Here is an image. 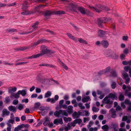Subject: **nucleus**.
<instances>
[{"label":"nucleus","instance_id":"1","mask_svg":"<svg viewBox=\"0 0 131 131\" xmlns=\"http://www.w3.org/2000/svg\"><path fill=\"white\" fill-rule=\"evenodd\" d=\"M88 6L91 10L93 11H96L98 13H99L102 11V10H104L106 11H108L110 10L107 7L103 6L100 4L96 5L95 7L88 5Z\"/></svg>","mask_w":131,"mask_h":131},{"label":"nucleus","instance_id":"2","mask_svg":"<svg viewBox=\"0 0 131 131\" xmlns=\"http://www.w3.org/2000/svg\"><path fill=\"white\" fill-rule=\"evenodd\" d=\"M54 13L56 14H63L65 13V11L62 10H55L53 12H52L50 10H47L45 11L44 13V15L45 17H46L45 19H47V17L50 16L52 14Z\"/></svg>","mask_w":131,"mask_h":131},{"label":"nucleus","instance_id":"3","mask_svg":"<svg viewBox=\"0 0 131 131\" xmlns=\"http://www.w3.org/2000/svg\"><path fill=\"white\" fill-rule=\"evenodd\" d=\"M54 115L56 116L60 117V116L63 117V116H68V114L64 110H60L59 111H56L54 113Z\"/></svg>","mask_w":131,"mask_h":131},{"label":"nucleus","instance_id":"4","mask_svg":"<svg viewBox=\"0 0 131 131\" xmlns=\"http://www.w3.org/2000/svg\"><path fill=\"white\" fill-rule=\"evenodd\" d=\"M55 53V51H54L52 50H51L48 49L41 50L40 52V53L42 56L45 54H47V56L48 57H51L52 55L51 54H52L54 53Z\"/></svg>","mask_w":131,"mask_h":131},{"label":"nucleus","instance_id":"5","mask_svg":"<svg viewBox=\"0 0 131 131\" xmlns=\"http://www.w3.org/2000/svg\"><path fill=\"white\" fill-rule=\"evenodd\" d=\"M77 9L83 15H89L91 14V13L88 9H85L82 6L77 7Z\"/></svg>","mask_w":131,"mask_h":131},{"label":"nucleus","instance_id":"6","mask_svg":"<svg viewBox=\"0 0 131 131\" xmlns=\"http://www.w3.org/2000/svg\"><path fill=\"white\" fill-rule=\"evenodd\" d=\"M47 41H48V40L45 39H41L38 40L37 41L35 42L34 43L31 44V45L30 46H31V47L34 48L38 44Z\"/></svg>","mask_w":131,"mask_h":131},{"label":"nucleus","instance_id":"7","mask_svg":"<svg viewBox=\"0 0 131 131\" xmlns=\"http://www.w3.org/2000/svg\"><path fill=\"white\" fill-rule=\"evenodd\" d=\"M108 20L105 18H98L97 21L99 27H102L103 24L106 23Z\"/></svg>","mask_w":131,"mask_h":131},{"label":"nucleus","instance_id":"8","mask_svg":"<svg viewBox=\"0 0 131 131\" xmlns=\"http://www.w3.org/2000/svg\"><path fill=\"white\" fill-rule=\"evenodd\" d=\"M102 102L103 104H112L113 101L111 100L107 96H106L103 100Z\"/></svg>","mask_w":131,"mask_h":131},{"label":"nucleus","instance_id":"9","mask_svg":"<svg viewBox=\"0 0 131 131\" xmlns=\"http://www.w3.org/2000/svg\"><path fill=\"white\" fill-rule=\"evenodd\" d=\"M67 7L68 9L71 12L77 13L76 10L77 7L75 5L73 4H70Z\"/></svg>","mask_w":131,"mask_h":131},{"label":"nucleus","instance_id":"10","mask_svg":"<svg viewBox=\"0 0 131 131\" xmlns=\"http://www.w3.org/2000/svg\"><path fill=\"white\" fill-rule=\"evenodd\" d=\"M122 75L123 76L124 79L125 80V83L126 84H128L130 81V79L129 77L128 74L125 72L122 73Z\"/></svg>","mask_w":131,"mask_h":131},{"label":"nucleus","instance_id":"11","mask_svg":"<svg viewBox=\"0 0 131 131\" xmlns=\"http://www.w3.org/2000/svg\"><path fill=\"white\" fill-rule=\"evenodd\" d=\"M53 123L56 125H58L59 124H63L62 119V118L56 119L54 120Z\"/></svg>","mask_w":131,"mask_h":131},{"label":"nucleus","instance_id":"12","mask_svg":"<svg viewBox=\"0 0 131 131\" xmlns=\"http://www.w3.org/2000/svg\"><path fill=\"white\" fill-rule=\"evenodd\" d=\"M101 44L105 48H106L109 45L108 42L106 40H103L101 42Z\"/></svg>","mask_w":131,"mask_h":131},{"label":"nucleus","instance_id":"13","mask_svg":"<svg viewBox=\"0 0 131 131\" xmlns=\"http://www.w3.org/2000/svg\"><path fill=\"white\" fill-rule=\"evenodd\" d=\"M98 35L101 38L103 37L106 34V32L102 30H99L98 31Z\"/></svg>","mask_w":131,"mask_h":131},{"label":"nucleus","instance_id":"14","mask_svg":"<svg viewBox=\"0 0 131 131\" xmlns=\"http://www.w3.org/2000/svg\"><path fill=\"white\" fill-rule=\"evenodd\" d=\"M10 114V112L6 109H4L2 111V117H3L6 115H8Z\"/></svg>","mask_w":131,"mask_h":131},{"label":"nucleus","instance_id":"15","mask_svg":"<svg viewBox=\"0 0 131 131\" xmlns=\"http://www.w3.org/2000/svg\"><path fill=\"white\" fill-rule=\"evenodd\" d=\"M8 109L10 111L13 112H15L17 110L16 107L13 105H11L8 107Z\"/></svg>","mask_w":131,"mask_h":131},{"label":"nucleus","instance_id":"16","mask_svg":"<svg viewBox=\"0 0 131 131\" xmlns=\"http://www.w3.org/2000/svg\"><path fill=\"white\" fill-rule=\"evenodd\" d=\"M27 2L26 1H25L23 4L22 8L24 11H25L28 7V6L27 5Z\"/></svg>","mask_w":131,"mask_h":131},{"label":"nucleus","instance_id":"17","mask_svg":"<svg viewBox=\"0 0 131 131\" xmlns=\"http://www.w3.org/2000/svg\"><path fill=\"white\" fill-rule=\"evenodd\" d=\"M113 52V51L111 50H106L104 52L105 54L107 56H110Z\"/></svg>","mask_w":131,"mask_h":131},{"label":"nucleus","instance_id":"18","mask_svg":"<svg viewBox=\"0 0 131 131\" xmlns=\"http://www.w3.org/2000/svg\"><path fill=\"white\" fill-rule=\"evenodd\" d=\"M31 48V46H29L27 47H23L19 48L17 49L18 50L23 51L28 49Z\"/></svg>","mask_w":131,"mask_h":131},{"label":"nucleus","instance_id":"19","mask_svg":"<svg viewBox=\"0 0 131 131\" xmlns=\"http://www.w3.org/2000/svg\"><path fill=\"white\" fill-rule=\"evenodd\" d=\"M110 99H111L112 100H114L116 97V95L113 93H110L107 96Z\"/></svg>","mask_w":131,"mask_h":131},{"label":"nucleus","instance_id":"20","mask_svg":"<svg viewBox=\"0 0 131 131\" xmlns=\"http://www.w3.org/2000/svg\"><path fill=\"white\" fill-rule=\"evenodd\" d=\"M8 33H12L13 32H16L17 31L16 29L12 28L9 29L5 30Z\"/></svg>","mask_w":131,"mask_h":131},{"label":"nucleus","instance_id":"21","mask_svg":"<svg viewBox=\"0 0 131 131\" xmlns=\"http://www.w3.org/2000/svg\"><path fill=\"white\" fill-rule=\"evenodd\" d=\"M26 90H19L18 91V93H19L20 94H21L23 96H25L26 94Z\"/></svg>","mask_w":131,"mask_h":131},{"label":"nucleus","instance_id":"22","mask_svg":"<svg viewBox=\"0 0 131 131\" xmlns=\"http://www.w3.org/2000/svg\"><path fill=\"white\" fill-rule=\"evenodd\" d=\"M50 123V121L49 118L46 117L45 118V120L43 123V125L45 126H46L48 125Z\"/></svg>","mask_w":131,"mask_h":131},{"label":"nucleus","instance_id":"23","mask_svg":"<svg viewBox=\"0 0 131 131\" xmlns=\"http://www.w3.org/2000/svg\"><path fill=\"white\" fill-rule=\"evenodd\" d=\"M90 97L89 96H87L85 97H83L82 99V101L83 103L88 102L90 99Z\"/></svg>","mask_w":131,"mask_h":131},{"label":"nucleus","instance_id":"24","mask_svg":"<svg viewBox=\"0 0 131 131\" xmlns=\"http://www.w3.org/2000/svg\"><path fill=\"white\" fill-rule=\"evenodd\" d=\"M67 35H68V37L70 38L71 39L75 41H77V39L74 37L71 34L69 33H67Z\"/></svg>","mask_w":131,"mask_h":131},{"label":"nucleus","instance_id":"25","mask_svg":"<svg viewBox=\"0 0 131 131\" xmlns=\"http://www.w3.org/2000/svg\"><path fill=\"white\" fill-rule=\"evenodd\" d=\"M32 13L31 11H29L28 10H26L25 12H21V14L23 15H26L30 14Z\"/></svg>","mask_w":131,"mask_h":131},{"label":"nucleus","instance_id":"26","mask_svg":"<svg viewBox=\"0 0 131 131\" xmlns=\"http://www.w3.org/2000/svg\"><path fill=\"white\" fill-rule=\"evenodd\" d=\"M110 57H111L113 59H117L118 58V56L117 54H116L113 51V52L111 55Z\"/></svg>","mask_w":131,"mask_h":131},{"label":"nucleus","instance_id":"27","mask_svg":"<svg viewBox=\"0 0 131 131\" xmlns=\"http://www.w3.org/2000/svg\"><path fill=\"white\" fill-rule=\"evenodd\" d=\"M60 64L65 69L67 70L68 69V67L63 62H62L61 61H60L59 62Z\"/></svg>","mask_w":131,"mask_h":131},{"label":"nucleus","instance_id":"28","mask_svg":"<svg viewBox=\"0 0 131 131\" xmlns=\"http://www.w3.org/2000/svg\"><path fill=\"white\" fill-rule=\"evenodd\" d=\"M39 66H46L47 67H53L54 66L53 65L48 64H42L39 65Z\"/></svg>","mask_w":131,"mask_h":131},{"label":"nucleus","instance_id":"29","mask_svg":"<svg viewBox=\"0 0 131 131\" xmlns=\"http://www.w3.org/2000/svg\"><path fill=\"white\" fill-rule=\"evenodd\" d=\"M102 128L104 131H107L109 129V127L107 125H105L103 126L102 127Z\"/></svg>","mask_w":131,"mask_h":131},{"label":"nucleus","instance_id":"30","mask_svg":"<svg viewBox=\"0 0 131 131\" xmlns=\"http://www.w3.org/2000/svg\"><path fill=\"white\" fill-rule=\"evenodd\" d=\"M111 111H112V115L111 117L113 118H114L116 116V111L115 110H113L112 109H111L110 110Z\"/></svg>","mask_w":131,"mask_h":131},{"label":"nucleus","instance_id":"31","mask_svg":"<svg viewBox=\"0 0 131 131\" xmlns=\"http://www.w3.org/2000/svg\"><path fill=\"white\" fill-rule=\"evenodd\" d=\"M51 95V92L50 91H48L45 94V98H47L50 96Z\"/></svg>","mask_w":131,"mask_h":131},{"label":"nucleus","instance_id":"32","mask_svg":"<svg viewBox=\"0 0 131 131\" xmlns=\"http://www.w3.org/2000/svg\"><path fill=\"white\" fill-rule=\"evenodd\" d=\"M72 116L73 117H74V118H78L80 116V115L78 114V113L76 112H75L73 114Z\"/></svg>","mask_w":131,"mask_h":131},{"label":"nucleus","instance_id":"33","mask_svg":"<svg viewBox=\"0 0 131 131\" xmlns=\"http://www.w3.org/2000/svg\"><path fill=\"white\" fill-rule=\"evenodd\" d=\"M105 73H108L111 71L112 69L110 68V67H107L104 70Z\"/></svg>","mask_w":131,"mask_h":131},{"label":"nucleus","instance_id":"34","mask_svg":"<svg viewBox=\"0 0 131 131\" xmlns=\"http://www.w3.org/2000/svg\"><path fill=\"white\" fill-rule=\"evenodd\" d=\"M78 39L79 42L80 43H82L86 44L88 43L85 40H84L82 38H79Z\"/></svg>","mask_w":131,"mask_h":131},{"label":"nucleus","instance_id":"35","mask_svg":"<svg viewBox=\"0 0 131 131\" xmlns=\"http://www.w3.org/2000/svg\"><path fill=\"white\" fill-rule=\"evenodd\" d=\"M63 119L66 123H67L68 122H70L72 120L71 118L68 117L67 118L66 117H63Z\"/></svg>","mask_w":131,"mask_h":131},{"label":"nucleus","instance_id":"36","mask_svg":"<svg viewBox=\"0 0 131 131\" xmlns=\"http://www.w3.org/2000/svg\"><path fill=\"white\" fill-rule=\"evenodd\" d=\"M74 121V123L76 124L77 123L78 124L80 123L82 121V120L80 119H77Z\"/></svg>","mask_w":131,"mask_h":131},{"label":"nucleus","instance_id":"37","mask_svg":"<svg viewBox=\"0 0 131 131\" xmlns=\"http://www.w3.org/2000/svg\"><path fill=\"white\" fill-rule=\"evenodd\" d=\"M112 126V128H113L114 130L117 129V125L116 123L112 124L111 125Z\"/></svg>","mask_w":131,"mask_h":131},{"label":"nucleus","instance_id":"38","mask_svg":"<svg viewBox=\"0 0 131 131\" xmlns=\"http://www.w3.org/2000/svg\"><path fill=\"white\" fill-rule=\"evenodd\" d=\"M119 100L121 101H123L124 99V96L122 94H120L118 97Z\"/></svg>","mask_w":131,"mask_h":131},{"label":"nucleus","instance_id":"39","mask_svg":"<svg viewBox=\"0 0 131 131\" xmlns=\"http://www.w3.org/2000/svg\"><path fill=\"white\" fill-rule=\"evenodd\" d=\"M32 56L33 58H35L42 56L40 53L38 54L32 55Z\"/></svg>","mask_w":131,"mask_h":131},{"label":"nucleus","instance_id":"40","mask_svg":"<svg viewBox=\"0 0 131 131\" xmlns=\"http://www.w3.org/2000/svg\"><path fill=\"white\" fill-rule=\"evenodd\" d=\"M124 103L126 105H131V102L128 100H125Z\"/></svg>","mask_w":131,"mask_h":131},{"label":"nucleus","instance_id":"41","mask_svg":"<svg viewBox=\"0 0 131 131\" xmlns=\"http://www.w3.org/2000/svg\"><path fill=\"white\" fill-rule=\"evenodd\" d=\"M16 88L14 87L12 89H9L8 90V92L9 93H10L12 91L13 92H15L16 91Z\"/></svg>","mask_w":131,"mask_h":131},{"label":"nucleus","instance_id":"42","mask_svg":"<svg viewBox=\"0 0 131 131\" xmlns=\"http://www.w3.org/2000/svg\"><path fill=\"white\" fill-rule=\"evenodd\" d=\"M78 105L81 109H84L85 108V107L83 105V104L81 103H79L78 104Z\"/></svg>","mask_w":131,"mask_h":131},{"label":"nucleus","instance_id":"43","mask_svg":"<svg viewBox=\"0 0 131 131\" xmlns=\"http://www.w3.org/2000/svg\"><path fill=\"white\" fill-rule=\"evenodd\" d=\"M39 24V22L38 21H36L34 23L32 26V27H35L37 28V26Z\"/></svg>","mask_w":131,"mask_h":131},{"label":"nucleus","instance_id":"44","mask_svg":"<svg viewBox=\"0 0 131 131\" xmlns=\"http://www.w3.org/2000/svg\"><path fill=\"white\" fill-rule=\"evenodd\" d=\"M125 94L126 96H128L129 98L131 97V92H128L127 91H125Z\"/></svg>","mask_w":131,"mask_h":131},{"label":"nucleus","instance_id":"45","mask_svg":"<svg viewBox=\"0 0 131 131\" xmlns=\"http://www.w3.org/2000/svg\"><path fill=\"white\" fill-rule=\"evenodd\" d=\"M40 105V102L36 103H35L34 108L36 109Z\"/></svg>","mask_w":131,"mask_h":131},{"label":"nucleus","instance_id":"46","mask_svg":"<svg viewBox=\"0 0 131 131\" xmlns=\"http://www.w3.org/2000/svg\"><path fill=\"white\" fill-rule=\"evenodd\" d=\"M23 107L24 106L22 104H19L18 105V109L19 110H21L22 109H23Z\"/></svg>","mask_w":131,"mask_h":131},{"label":"nucleus","instance_id":"47","mask_svg":"<svg viewBox=\"0 0 131 131\" xmlns=\"http://www.w3.org/2000/svg\"><path fill=\"white\" fill-rule=\"evenodd\" d=\"M116 86V84L115 82H112L111 84V87L113 89H114Z\"/></svg>","mask_w":131,"mask_h":131},{"label":"nucleus","instance_id":"48","mask_svg":"<svg viewBox=\"0 0 131 131\" xmlns=\"http://www.w3.org/2000/svg\"><path fill=\"white\" fill-rule=\"evenodd\" d=\"M105 74L104 70H102L98 72V75L99 76Z\"/></svg>","mask_w":131,"mask_h":131},{"label":"nucleus","instance_id":"49","mask_svg":"<svg viewBox=\"0 0 131 131\" xmlns=\"http://www.w3.org/2000/svg\"><path fill=\"white\" fill-rule=\"evenodd\" d=\"M10 100L8 98V97H6L5 98L4 102L5 103L7 104L8 102H10Z\"/></svg>","mask_w":131,"mask_h":131},{"label":"nucleus","instance_id":"50","mask_svg":"<svg viewBox=\"0 0 131 131\" xmlns=\"http://www.w3.org/2000/svg\"><path fill=\"white\" fill-rule=\"evenodd\" d=\"M40 48L41 50L48 49L47 47L44 45H42Z\"/></svg>","mask_w":131,"mask_h":131},{"label":"nucleus","instance_id":"51","mask_svg":"<svg viewBox=\"0 0 131 131\" xmlns=\"http://www.w3.org/2000/svg\"><path fill=\"white\" fill-rule=\"evenodd\" d=\"M111 74L112 76L113 77H115L117 76L116 73L115 71H113L111 72Z\"/></svg>","mask_w":131,"mask_h":131},{"label":"nucleus","instance_id":"52","mask_svg":"<svg viewBox=\"0 0 131 131\" xmlns=\"http://www.w3.org/2000/svg\"><path fill=\"white\" fill-rule=\"evenodd\" d=\"M42 75V74L41 73H39L36 79L38 80H39L41 79L40 77Z\"/></svg>","mask_w":131,"mask_h":131},{"label":"nucleus","instance_id":"53","mask_svg":"<svg viewBox=\"0 0 131 131\" xmlns=\"http://www.w3.org/2000/svg\"><path fill=\"white\" fill-rule=\"evenodd\" d=\"M46 0H36L35 2L38 3H43L46 2Z\"/></svg>","mask_w":131,"mask_h":131},{"label":"nucleus","instance_id":"54","mask_svg":"<svg viewBox=\"0 0 131 131\" xmlns=\"http://www.w3.org/2000/svg\"><path fill=\"white\" fill-rule=\"evenodd\" d=\"M16 5V3L14 2L12 4H8L7 6L8 7H10L12 6H14L15 5Z\"/></svg>","mask_w":131,"mask_h":131},{"label":"nucleus","instance_id":"55","mask_svg":"<svg viewBox=\"0 0 131 131\" xmlns=\"http://www.w3.org/2000/svg\"><path fill=\"white\" fill-rule=\"evenodd\" d=\"M20 94L19 93H18V91L17 93H16L15 95V97L16 99H18L19 97V95Z\"/></svg>","mask_w":131,"mask_h":131},{"label":"nucleus","instance_id":"56","mask_svg":"<svg viewBox=\"0 0 131 131\" xmlns=\"http://www.w3.org/2000/svg\"><path fill=\"white\" fill-rule=\"evenodd\" d=\"M18 103V101L17 100H14L13 102L14 105H16Z\"/></svg>","mask_w":131,"mask_h":131},{"label":"nucleus","instance_id":"57","mask_svg":"<svg viewBox=\"0 0 131 131\" xmlns=\"http://www.w3.org/2000/svg\"><path fill=\"white\" fill-rule=\"evenodd\" d=\"M123 52L125 54H127L128 53L129 51L127 48H125Z\"/></svg>","mask_w":131,"mask_h":131},{"label":"nucleus","instance_id":"58","mask_svg":"<svg viewBox=\"0 0 131 131\" xmlns=\"http://www.w3.org/2000/svg\"><path fill=\"white\" fill-rule=\"evenodd\" d=\"M128 119V117L127 116H124L122 118V121H126Z\"/></svg>","mask_w":131,"mask_h":131},{"label":"nucleus","instance_id":"59","mask_svg":"<svg viewBox=\"0 0 131 131\" xmlns=\"http://www.w3.org/2000/svg\"><path fill=\"white\" fill-rule=\"evenodd\" d=\"M14 121V118H13V119H9L8 121L9 122L13 124Z\"/></svg>","mask_w":131,"mask_h":131},{"label":"nucleus","instance_id":"60","mask_svg":"<svg viewBox=\"0 0 131 131\" xmlns=\"http://www.w3.org/2000/svg\"><path fill=\"white\" fill-rule=\"evenodd\" d=\"M129 66H127L125 67L124 68V69L125 70L126 72H127L128 70L129 69Z\"/></svg>","mask_w":131,"mask_h":131},{"label":"nucleus","instance_id":"61","mask_svg":"<svg viewBox=\"0 0 131 131\" xmlns=\"http://www.w3.org/2000/svg\"><path fill=\"white\" fill-rule=\"evenodd\" d=\"M71 124V122H70L68 123L67 125V126L69 127V129H70L72 127Z\"/></svg>","mask_w":131,"mask_h":131},{"label":"nucleus","instance_id":"62","mask_svg":"<svg viewBox=\"0 0 131 131\" xmlns=\"http://www.w3.org/2000/svg\"><path fill=\"white\" fill-rule=\"evenodd\" d=\"M36 92L37 93H40L41 92V90L40 89L36 88Z\"/></svg>","mask_w":131,"mask_h":131},{"label":"nucleus","instance_id":"63","mask_svg":"<svg viewBox=\"0 0 131 131\" xmlns=\"http://www.w3.org/2000/svg\"><path fill=\"white\" fill-rule=\"evenodd\" d=\"M97 94L98 95H101L102 94H103L102 93V92L100 90H97Z\"/></svg>","mask_w":131,"mask_h":131},{"label":"nucleus","instance_id":"64","mask_svg":"<svg viewBox=\"0 0 131 131\" xmlns=\"http://www.w3.org/2000/svg\"><path fill=\"white\" fill-rule=\"evenodd\" d=\"M22 102L23 103L25 102L26 103H27L28 102V100L27 99H25L23 100Z\"/></svg>","mask_w":131,"mask_h":131}]
</instances>
